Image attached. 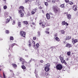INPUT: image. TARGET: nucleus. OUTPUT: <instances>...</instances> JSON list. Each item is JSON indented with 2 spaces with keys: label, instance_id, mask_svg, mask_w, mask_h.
Wrapping results in <instances>:
<instances>
[{
  "label": "nucleus",
  "instance_id": "nucleus-1",
  "mask_svg": "<svg viewBox=\"0 0 78 78\" xmlns=\"http://www.w3.org/2000/svg\"><path fill=\"white\" fill-rule=\"evenodd\" d=\"M52 9L55 13H58L59 14L61 12L60 9L56 5L52 7Z\"/></svg>",
  "mask_w": 78,
  "mask_h": 78
},
{
  "label": "nucleus",
  "instance_id": "nucleus-2",
  "mask_svg": "<svg viewBox=\"0 0 78 78\" xmlns=\"http://www.w3.org/2000/svg\"><path fill=\"white\" fill-rule=\"evenodd\" d=\"M56 68L57 70H62V69L63 68L61 64H57V65L56 66Z\"/></svg>",
  "mask_w": 78,
  "mask_h": 78
},
{
  "label": "nucleus",
  "instance_id": "nucleus-3",
  "mask_svg": "<svg viewBox=\"0 0 78 78\" xmlns=\"http://www.w3.org/2000/svg\"><path fill=\"white\" fill-rule=\"evenodd\" d=\"M59 58H60L61 62L62 64H67V63L66 62V61H65V60H64V58L62 57H61V55H60L59 57Z\"/></svg>",
  "mask_w": 78,
  "mask_h": 78
},
{
  "label": "nucleus",
  "instance_id": "nucleus-4",
  "mask_svg": "<svg viewBox=\"0 0 78 78\" xmlns=\"http://www.w3.org/2000/svg\"><path fill=\"white\" fill-rule=\"evenodd\" d=\"M20 34L21 36L25 37L26 35V32L23 31H21L20 32Z\"/></svg>",
  "mask_w": 78,
  "mask_h": 78
},
{
  "label": "nucleus",
  "instance_id": "nucleus-5",
  "mask_svg": "<svg viewBox=\"0 0 78 78\" xmlns=\"http://www.w3.org/2000/svg\"><path fill=\"white\" fill-rule=\"evenodd\" d=\"M14 45H17V44L16 43L12 44L9 47V49L11 51H12V48H13V47H14Z\"/></svg>",
  "mask_w": 78,
  "mask_h": 78
},
{
  "label": "nucleus",
  "instance_id": "nucleus-6",
  "mask_svg": "<svg viewBox=\"0 0 78 78\" xmlns=\"http://www.w3.org/2000/svg\"><path fill=\"white\" fill-rule=\"evenodd\" d=\"M37 8H35L34 9H33L31 12L32 14H34V13H35V12L37 11Z\"/></svg>",
  "mask_w": 78,
  "mask_h": 78
},
{
  "label": "nucleus",
  "instance_id": "nucleus-7",
  "mask_svg": "<svg viewBox=\"0 0 78 78\" xmlns=\"http://www.w3.org/2000/svg\"><path fill=\"white\" fill-rule=\"evenodd\" d=\"M66 47H67L68 48H69L71 47H72V45H71V44L68 43L66 44Z\"/></svg>",
  "mask_w": 78,
  "mask_h": 78
},
{
  "label": "nucleus",
  "instance_id": "nucleus-8",
  "mask_svg": "<svg viewBox=\"0 0 78 78\" xmlns=\"http://www.w3.org/2000/svg\"><path fill=\"white\" fill-rule=\"evenodd\" d=\"M22 64H27V62L25 61V60L24 59H22V61L21 62Z\"/></svg>",
  "mask_w": 78,
  "mask_h": 78
},
{
  "label": "nucleus",
  "instance_id": "nucleus-9",
  "mask_svg": "<svg viewBox=\"0 0 78 78\" xmlns=\"http://www.w3.org/2000/svg\"><path fill=\"white\" fill-rule=\"evenodd\" d=\"M19 12L21 14V17H23V16H24V14L23 13V12L22 11V10H20Z\"/></svg>",
  "mask_w": 78,
  "mask_h": 78
},
{
  "label": "nucleus",
  "instance_id": "nucleus-10",
  "mask_svg": "<svg viewBox=\"0 0 78 78\" xmlns=\"http://www.w3.org/2000/svg\"><path fill=\"white\" fill-rule=\"evenodd\" d=\"M73 9L74 11H76L77 10V7L76 5H74L73 7Z\"/></svg>",
  "mask_w": 78,
  "mask_h": 78
},
{
  "label": "nucleus",
  "instance_id": "nucleus-11",
  "mask_svg": "<svg viewBox=\"0 0 78 78\" xmlns=\"http://www.w3.org/2000/svg\"><path fill=\"white\" fill-rule=\"evenodd\" d=\"M62 25H66H66H67V26L69 25V24H68L66 22H65V21H62Z\"/></svg>",
  "mask_w": 78,
  "mask_h": 78
},
{
  "label": "nucleus",
  "instance_id": "nucleus-12",
  "mask_svg": "<svg viewBox=\"0 0 78 78\" xmlns=\"http://www.w3.org/2000/svg\"><path fill=\"white\" fill-rule=\"evenodd\" d=\"M46 18L47 19L49 20L50 19V14L48 13H47L46 14Z\"/></svg>",
  "mask_w": 78,
  "mask_h": 78
},
{
  "label": "nucleus",
  "instance_id": "nucleus-13",
  "mask_svg": "<svg viewBox=\"0 0 78 78\" xmlns=\"http://www.w3.org/2000/svg\"><path fill=\"white\" fill-rule=\"evenodd\" d=\"M19 9H21L22 12H24V10H23L24 9V7L23 6H20L19 7Z\"/></svg>",
  "mask_w": 78,
  "mask_h": 78
},
{
  "label": "nucleus",
  "instance_id": "nucleus-14",
  "mask_svg": "<svg viewBox=\"0 0 78 78\" xmlns=\"http://www.w3.org/2000/svg\"><path fill=\"white\" fill-rule=\"evenodd\" d=\"M45 70L46 72H48L50 70V68L49 67L46 66L45 67Z\"/></svg>",
  "mask_w": 78,
  "mask_h": 78
},
{
  "label": "nucleus",
  "instance_id": "nucleus-15",
  "mask_svg": "<svg viewBox=\"0 0 78 78\" xmlns=\"http://www.w3.org/2000/svg\"><path fill=\"white\" fill-rule=\"evenodd\" d=\"M71 39V36H67L66 37V38L65 39V41H67V40H69Z\"/></svg>",
  "mask_w": 78,
  "mask_h": 78
},
{
  "label": "nucleus",
  "instance_id": "nucleus-16",
  "mask_svg": "<svg viewBox=\"0 0 78 78\" xmlns=\"http://www.w3.org/2000/svg\"><path fill=\"white\" fill-rule=\"evenodd\" d=\"M43 28H44L45 27V23L44 22H42V25H41Z\"/></svg>",
  "mask_w": 78,
  "mask_h": 78
},
{
  "label": "nucleus",
  "instance_id": "nucleus-17",
  "mask_svg": "<svg viewBox=\"0 0 78 78\" xmlns=\"http://www.w3.org/2000/svg\"><path fill=\"white\" fill-rule=\"evenodd\" d=\"M67 17L68 19H69V20H70V19H71V16L70 14H68L67 15Z\"/></svg>",
  "mask_w": 78,
  "mask_h": 78
},
{
  "label": "nucleus",
  "instance_id": "nucleus-18",
  "mask_svg": "<svg viewBox=\"0 0 78 78\" xmlns=\"http://www.w3.org/2000/svg\"><path fill=\"white\" fill-rule=\"evenodd\" d=\"M10 21V20L9 19L7 18L6 20V21L5 22V23H9V21Z\"/></svg>",
  "mask_w": 78,
  "mask_h": 78
},
{
  "label": "nucleus",
  "instance_id": "nucleus-19",
  "mask_svg": "<svg viewBox=\"0 0 78 78\" xmlns=\"http://www.w3.org/2000/svg\"><path fill=\"white\" fill-rule=\"evenodd\" d=\"M12 66L14 68H16L17 67V65L16 64H12Z\"/></svg>",
  "mask_w": 78,
  "mask_h": 78
},
{
  "label": "nucleus",
  "instance_id": "nucleus-20",
  "mask_svg": "<svg viewBox=\"0 0 78 78\" xmlns=\"http://www.w3.org/2000/svg\"><path fill=\"white\" fill-rule=\"evenodd\" d=\"M55 39V40L56 41H57L58 42H59V41H60V39L59 38H58V37H56Z\"/></svg>",
  "mask_w": 78,
  "mask_h": 78
},
{
  "label": "nucleus",
  "instance_id": "nucleus-21",
  "mask_svg": "<svg viewBox=\"0 0 78 78\" xmlns=\"http://www.w3.org/2000/svg\"><path fill=\"white\" fill-rule=\"evenodd\" d=\"M22 23H21V22H19L18 23V26L19 27H21V26L22 25H21Z\"/></svg>",
  "mask_w": 78,
  "mask_h": 78
},
{
  "label": "nucleus",
  "instance_id": "nucleus-22",
  "mask_svg": "<svg viewBox=\"0 0 78 78\" xmlns=\"http://www.w3.org/2000/svg\"><path fill=\"white\" fill-rule=\"evenodd\" d=\"M24 24H25L26 25H28V21H24L23 22Z\"/></svg>",
  "mask_w": 78,
  "mask_h": 78
},
{
  "label": "nucleus",
  "instance_id": "nucleus-23",
  "mask_svg": "<svg viewBox=\"0 0 78 78\" xmlns=\"http://www.w3.org/2000/svg\"><path fill=\"white\" fill-rule=\"evenodd\" d=\"M21 67L23 69H26V67H25V66L24 65H22Z\"/></svg>",
  "mask_w": 78,
  "mask_h": 78
},
{
  "label": "nucleus",
  "instance_id": "nucleus-24",
  "mask_svg": "<svg viewBox=\"0 0 78 78\" xmlns=\"http://www.w3.org/2000/svg\"><path fill=\"white\" fill-rule=\"evenodd\" d=\"M32 44H33V46H34V47H35V42L33 41H32Z\"/></svg>",
  "mask_w": 78,
  "mask_h": 78
},
{
  "label": "nucleus",
  "instance_id": "nucleus-25",
  "mask_svg": "<svg viewBox=\"0 0 78 78\" xmlns=\"http://www.w3.org/2000/svg\"><path fill=\"white\" fill-rule=\"evenodd\" d=\"M10 39L11 41H13L14 40V38L13 37H10Z\"/></svg>",
  "mask_w": 78,
  "mask_h": 78
},
{
  "label": "nucleus",
  "instance_id": "nucleus-26",
  "mask_svg": "<svg viewBox=\"0 0 78 78\" xmlns=\"http://www.w3.org/2000/svg\"><path fill=\"white\" fill-rule=\"evenodd\" d=\"M5 33L6 34H9V30H6L5 31Z\"/></svg>",
  "mask_w": 78,
  "mask_h": 78
},
{
  "label": "nucleus",
  "instance_id": "nucleus-27",
  "mask_svg": "<svg viewBox=\"0 0 78 78\" xmlns=\"http://www.w3.org/2000/svg\"><path fill=\"white\" fill-rule=\"evenodd\" d=\"M36 46L37 48H39V43H37L36 44Z\"/></svg>",
  "mask_w": 78,
  "mask_h": 78
},
{
  "label": "nucleus",
  "instance_id": "nucleus-28",
  "mask_svg": "<svg viewBox=\"0 0 78 78\" xmlns=\"http://www.w3.org/2000/svg\"><path fill=\"white\" fill-rule=\"evenodd\" d=\"M61 32L62 34H64L65 33V31H64V30H61Z\"/></svg>",
  "mask_w": 78,
  "mask_h": 78
},
{
  "label": "nucleus",
  "instance_id": "nucleus-29",
  "mask_svg": "<svg viewBox=\"0 0 78 78\" xmlns=\"http://www.w3.org/2000/svg\"><path fill=\"white\" fill-rule=\"evenodd\" d=\"M70 53H71V52L69 51L67 53V55H68V56H70Z\"/></svg>",
  "mask_w": 78,
  "mask_h": 78
},
{
  "label": "nucleus",
  "instance_id": "nucleus-30",
  "mask_svg": "<svg viewBox=\"0 0 78 78\" xmlns=\"http://www.w3.org/2000/svg\"><path fill=\"white\" fill-rule=\"evenodd\" d=\"M69 4H70V5H73V2H72L70 1L69 2Z\"/></svg>",
  "mask_w": 78,
  "mask_h": 78
},
{
  "label": "nucleus",
  "instance_id": "nucleus-31",
  "mask_svg": "<svg viewBox=\"0 0 78 78\" xmlns=\"http://www.w3.org/2000/svg\"><path fill=\"white\" fill-rule=\"evenodd\" d=\"M3 8L4 9H6L7 8V6H6V5H5L3 7Z\"/></svg>",
  "mask_w": 78,
  "mask_h": 78
},
{
  "label": "nucleus",
  "instance_id": "nucleus-32",
  "mask_svg": "<svg viewBox=\"0 0 78 78\" xmlns=\"http://www.w3.org/2000/svg\"><path fill=\"white\" fill-rule=\"evenodd\" d=\"M61 8H64V4H62L61 5Z\"/></svg>",
  "mask_w": 78,
  "mask_h": 78
},
{
  "label": "nucleus",
  "instance_id": "nucleus-33",
  "mask_svg": "<svg viewBox=\"0 0 78 78\" xmlns=\"http://www.w3.org/2000/svg\"><path fill=\"white\" fill-rule=\"evenodd\" d=\"M46 66H47L48 67H50V63H48L46 65Z\"/></svg>",
  "mask_w": 78,
  "mask_h": 78
},
{
  "label": "nucleus",
  "instance_id": "nucleus-34",
  "mask_svg": "<svg viewBox=\"0 0 78 78\" xmlns=\"http://www.w3.org/2000/svg\"><path fill=\"white\" fill-rule=\"evenodd\" d=\"M3 77L4 78H6V76H5V73H3Z\"/></svg>",
  "mask_w": 78,
  "mask_h": 78
},
{
  "label": "nucleus",
  "instance_id": "nucleus-35",
  "mask_svg": "<svg viewBox=\"0 0 78 78\" xmlns=\"http://www.w3.org/2000/svg\"><path fill=\"white\" fill-rule=\"evenodd\" d=\"M78 42L77 39H76L74 40V43H76Z\"/></svg>",
  "mask_w": 78,
  "mask_h": 78
},
{
  "label": "nucleus",
  "instance_id": "nucleus-36",
  "mask_svg": "<svg viewBox=\"0 0 78 78\" xmlns=\"http://www.w3.org/2000/svg\"><path fill=\"white\" fill-rule=\"evenodd\" d=\"M48 72H46L45 73V75L46 76H48Z\"/></svg>",
  "mask_w": 78,
  "mask_h": 78
},
{
  "label": "nucleus",
  "instance_id": "nucleus-37",
  "mask_svg": "<svg viewBox=\"0 0 78 78\" xmlns=\"http://www.w3.org/2000/svg\"><path fill=\"white\" fill-rule=\"evenodd\" d=\"M44 4L46 6H48V3L47 2H45Z\"/></svg>",
  "mask_w": 78,
  "mask_h": 78
},
{
  "label": "nucleus",
  "instance_id": "nucleus-38",
  "mask_svg": "<svg viewBox=\"0 0 78 78\" xmlns=\"http://www.w3.org/2000/svg\"><path fill=\"white\" fill-rule=\"evenodd\" d=\"M29 47H31V44L30 42H29Z\"/></svg>",
  "mask_w": 78,
  "mask_h": 78
},
{
  "label": "nucleus",
  "instance_id": "nucleus-39",
  "mask_svg": "<svg viewBox=\"0 0 78 78\" xmlns=\"http://www.w3.org/2000/svg\"><path fill=\"white\" fill-rule=\"evenodd\" d=\"M10 72H12V75L13 76H14V73H13V71H12L11 70H10Z\"/></svg>",
  "mask_w": 78,
  "mask_h": 78
},
{
  "label": "nucleus",
  "instance_id": "nucleus-40",
  "mask_svg": "<svg viewBox=\"0 0 78 78\" xmlns=\"http://www.w3.org/2000/svg\"><path fill=\"white\" fill-rule=\"evenodd\" d=\"M13 23H12V25H15V23H16V21H15L13 20Z\"/></svg>",
  "mask_w": 78,
  "mask_h": 78
},
{
  "label": "nucleus",
  "instance_id": "nucleus-41",
  "mask_svg": "<svg viewBox=\"0 0 78 78\" xmlns=\"http://www.w3.org/2000/svg\"><path fill=\"white\" fill-rule=\"evenodd\" d=\"M45 33H46V34H50V33L49 32H48L47 31H46L45 32Z\"/></svg>",
  "mask_w": 78,
  "mask_h": 78
},
{
  "label": "nucleus",
  "instance_id": "nucleus-42",
  "mask_svg": "<svg viewBox=\"0 0 78 78\" xmlns=\"http://www.w3.org/2000/svg\"><path fill=\"white\" fill-rule=\"evenodd\" d=\"M48 2H52V0H47Z\"/></svg>",
  "mask_w": 78,
  "mask_h": 78
},
{
  "label": "nucleus",
  "instance_id": "nucleus-43",
  "mask_svg": "<svg viewBox=\"0 0 78 78\" xmlns=\"http://www.w3.org/2000/svg\"><path fill=\"white\" fill-rule=\"evenodd\" d=\"M33 39L34 41L36 39V37H34Z\"/></svg>",
  "mask_w": 78,
  "mask_h": 78
},
{
  "label": "nucleus",
  "instance_id": "nucleus-44",
  "mask_svg": "<svg viewBox=\"0 0 78 78\" xmlns=\"http://www.w3.org/2000/svg\"><path fill=\"white\" fill-rule=\"evenodd\" d=\"M65 2L66 3H69V0H65Z\"/></svg>",
  "mask_w": 78,
  "mask_h": 78
},
{
  "label": "nucleus",
  "instance_id": "nucleus-45",
  "mask_svg": "<svg viewBox=\"0 0 78 78\" xmlns=\"http://www.w3.org/2000/svg\"><path fill=\"white\" fill-rule=\"evenodd\" d=\"M39 9H42L43 8H42V7L40 6L39 7Z\"/></svg>",
  "mask_w": 78,
  "mask_h": 78
},
{
  "label": "nucleus",
  "instance_id": "nucleus-46",
  "mask_svg": "<svg viewBox=\"0 0 78 78\" xmlns=\"http://www.w3.org/2000/svg\"><path fill=\"white\" fill-rule=\"evenodd\" d=\"M25 3H28V1H29V0H25Z\"/></svg>",
  "mask_w": 78,
  "mask_h": 78
},
{
  "label": "nucleus",
  "instance_id": "nucleus-47",
  "mask_svg": "<svg viewBox=\"0 0 78 78\" xmlns=\"http://www.w3.org/2000/svg\"><path fill=\"white\" fill-rule=\"evenodd\" d=\"M55 2H56V1H55V0H52V3H55Z\"/></svg>",
  "mask_w": 78,
  "mask_h": 78
},
{
  "label": "nucleus",
  "instance_id": "nucleus-48",
  "mask_svg": "<svg viewBox=\"0 0 78 78\" xmlns=\"http://www.w3.org/2000/svg\"><path fill=\"white\" fill-rule=\"evenodd\" d=\"M22 58H20V61L21 62V61H22Z\"/></svg>",
  "mask_w": 78,
  "mask_h": 78
},
{
  "label": "nucleus",
  "instance_id": "nucleus-49",
  "mask_svg": "<svg viewBox=\"0 0 78 78\" xmlns=\"http://www.w3.org/2000/svg\"><path fill=\"white\" fill-rule=\"evenodd\" d=\"M40 61L41 63H43V62H44V61H43L42 60H40Z\"/></svg>",
  "mask_w": 78,
  "mask_h": 78
},
{
  "label": "nucleus",
  "instance_id": "nucleus-50",
  "mask_svg": "<svg viewBox=\"0 0 78 78\" xmlns=\"http://www.w3.org/2000/svg\"><path fill=\"white\" fill-rule=\"evenodd\" d=\"M42 22H41L39 23V25H40L41 26L42 25H41V24H42Z\"/></svg>",
  "mask_w": 78,
  "mask_h": 78
},
{
  "label": "nucleus",
  "instance_id": "nucleus-51",
  "mask_svg": "<svg viewBox=\"0 0 78 78\" xmlns=\"http://www.w3.org/2000/svg\"><path fill=\"white\" fill-rule=\"evenodd\" d=\"M57 34H55L54 35V36L55 37H57Z\"/></svg>",
  "mask_w": 78,
  "mask_h": 78
},
{
  "label": "nucleus",
  "instance_id": "nucleus-52",
  "mask_svg": "<svg viewBox=\"0 0 78 78\" xmlns=\"http://www.w3.org/2000/svg\"><path fill=\"white\" fill-rule=\"evenodd\" d=\"M9 57H11V54H9V55H8Z\"/></svg>",
  "mask_w": 78,
  "mask_h": 78
},
{
  "label": "nucleus",
  "instance_id": "nucleus-53",
  "mask_svg": "<svg viewBox=\"0 0 78 78\" xmlns=\"http://www.w3.org/2000/svg\"><path fill=\"white\" fill-rule=\"evenodd\" d=\"M10 17V19H11V20H12V17L10 16H9Z\"/></svg>",
  "mask_w": 78,
  "mask_h": 78
},
{
  "label": "nucleus",
  "instance_id": "nucleus-54",
  "mask_svg": "<svg viewBox=\"0 0 78 78\" xmlns=\"http://www.w3.org/2000/svg\"><path fill=\"white\" fill-rule=\"evenodd\" d=\"M42 13H43L44 14V11L42 10Z\"/></svg>",
  "mask_w": 78,
  "mask_h": 78
},
{
  "label": "nucleus",
  "instance_id": "nucleus-55",
  "mask_svg": "<svg viewBox=\"0 0 78 78\" xmlns=\"http://www.w3.org/2000/svg\"><path fill=\"white\" fill-rule=\"evenodd\" d=\"M32 25H34L35 24L34 23V22H32Z\"/></svg>",
  "mask_w": 78,
  "mask_h": 78
},
{
  "label": "nucleus",
  "instance_id": "nucleus-56",
  "mask_svg": "<svg viewBox=\"0 0 78 78\" xmlns=\"http://www.w3.org/2000/svg\"><path fill=\"white\" fill-rule=\"evenodd\" d=\"M55 2H59V0H55Z\"/></svg>",
  "mask_w": 78,
  "mask_h": 78
},
{
  "label": "nucleus",
  "instance_id": "nucleus-57",
  "mask_svg": "<svg viewBox=\"0 0 78 78\" xmlns=\"http://www.w3.org/2000/svg\"><path fill=\"white\" fill-rule=\"evenodd\" d=\"M31 62V60H30L29 61V63H30V62Z\"/></svg>",
  "mask_w": 78,
  "mask_h": 78
},
{
  "label": "nucleus",
  "instance_id": "nucleus-58",
  "mask_svg": "<svg viewBox=\"0 0 78 78\" xmlns=\"http://www.w3.org/2000/svg\"><path fill=\"white\" fill-rule=\"evenodd\" d=\"M3 1H4L5 2H6V0H3Z\"/></svg>",
  "mask_w": 78,
  "mask_h": 78
},
{
  "label": "nucleus",
  "instance_id": "nucleus-59",
  "mask_svg": "<svg viewBox=\"0 0 78 78\" xmlns=\"http://www.w3.org/2000/svg\"><path fill=\"white\" fill-rule=\"evenodd\" d=\"M38 35H40V33H39V32H38Z\"/></svg>",
  "mask_w": 78,
  "mask_h": 78
},
{
  "label": "nucleus",
  "instance_id": "nucleus-60",
  "mask_svg": "<svg viewBox=\"0 0 78 78\" xmlns=\"http://www.w3.org/2000/svg\"><path fill=\"white\" fill-rule=\"evenodd\" d=\"M31 20V21L32 22H33V20Z\"/></svg>",
  "mask_w": 78,
  "mask_h": 78
},
{
  "label": "nucleus",
  "instance_id": "nucleus-61",
  "mask_svg": "<svg viewBox=\"0 0 78 78\" xmlns=\"http://www.w3.org/2000/svg\"><path fill=\"white\" fill-rule=\"evenodd\" d=\"M30 26H31V27H33V26H32V25H31Z\"/></svg>",
  "mask_w": 78,
  "mask_h": 78
},
{
  "label": "nucleus",
  "instance_id": "nucleus-62",
  "mask_svg": "<svg viewBox=\"0 0 78 78\" xmlns=\"http://www.w3.org/2000/svg\"><path fill=\"white\" fill-rule=\"evenodd\" d=\"M1 11V9L0 8V12Z\"/></svg>",
  "mask_w": 78,
  "mask_h": 78
},
{
  "label": "nucleus",
  "instance_id": "nucleus-63",
  "mask_svg": "<svg viewBox=\"0 0 78 78\" xmlns=\"http://www.w3.org/2000/svg\"><path fill=\"white\" fill-rule=\"evenodd\" d=\"M1 70H2L0 69V71H1Z\"/></svg>",
  "mask_w": 78,
  "mask_h": 78
},
{
  "label": "nucleus",
  "instance_id": "nucleus-64",
  "mask_svg": "<svg viewBox=\"0 0 78 78\" xmlns=\"http://www.w3.org/2000/svg\"><path fill=\"white\" fill-rule=\"evenodd\" d=\"M67 60H69V59L68 58H67Z\"/></svg>",
  "mask_w": 78,
  "mask_h": 78
}]
</instances>
